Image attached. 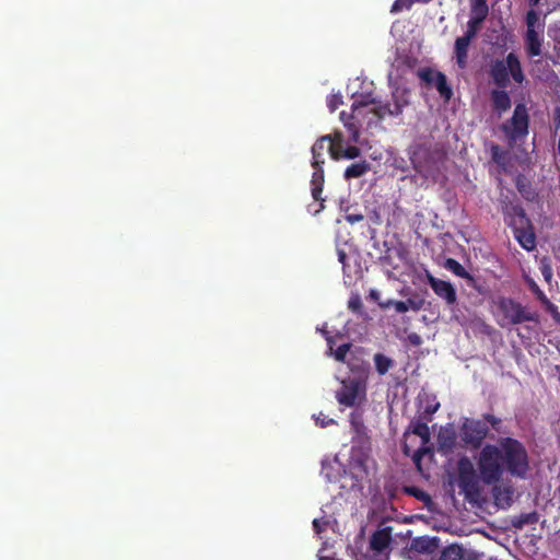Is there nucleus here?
<instances>
[{"label":"nucleus","mask_w":560,"mask_h":560,"mask_svg":"<svg viewBox=\"0 0 560 560\" xmlns=\"http://www.w3.org/2000/svg\"><path fill=\"white\" fill-rule=\"evenodd\" d=\"M417 2H422V3H428L430 2L431 0H416Z\"/></svg>","instance_id":"6e6d98bb"},{"label":"nucleus","mask_w":560,"mask_h":560,"mask_svg":"<svg viewBox=\"0 0 560 560\" xmlns=\"http://www.w3.org/2000/svg\"><path fill=\"white\" fill-rule=\"evenodd\" d=\"M428 283L433 290V292L442 300L445 301L447 305H454L457 301V294L454 285L445 280L435 278L432 275H428Z\"/></svg>","instance_id":"9b49d317"},{"label":"nucleus","mask_w":560,"mask_h":560,"mask_svg":"<svg viewBox=\"0 0 560 560\" xmlns=\"http://www.w3.org/2000/svg\"><path fill=\"white\" fill-rule=\"evenodd\" d=\"M429 452V448L427 447V445H422L420 448H418L415 454H413V462L419 465L423 455Z\"/></svg>","instance_id":"79ce46f5"},{"label":"nucleus","mask_w":560,"mask_h":560,"mask_svg":"<svg viewBox=\"0 0 560 560\" xmlns=\"http://www.w3.org/2000/svg\"><path fill=\"white\" fill-rule=\"evenodd\" d=\"M347 364L351 373L348 377L354 378L355 381L359 382H363L368 385V380L371 371L370 363L352 354L350 359L347 361Z\"/></svg>","instance_id":"ddd939ff"},{"label":"nucleus","mask_w":560,"mask_h":560,"mask_svg":"<svg viewBox=\"0 0 560 560\" xmlns=\"http://www.w3.org/2000/svg\"><path fill=\"white\" fill-rule=\"evenodd\" d=\"M477 32L466 28L465 34L455 39L454 43V57L456 63L460 69L466 68L468 61V48L472 39L477 36Z\"/></svg>","instance_id":"f8f14e48"},{"label":"nucleus","mask_w":560,"mask_h":560,"mask_svg":"<svg viewBox=\"0 0 560 560\" xmlns=\"http://www.w3.org/2000/svg\"><path fill=\"white\" fill-rule=\"evenodd\" d=\"M313 527H314V530L316 533H320L322 528H320V525H319V521L318 520H314L313 521Z\"/></svg>","instance_id":"8fccbe9b"},{"label":"nucleus","mask_w":560,"mask_h":560,"mask_svg":"<svg viewBox=\"0 0 560 560\" xmlns=\"http://www.w3.org/2000/svg\"><path fill=\"white\" fill-rule=\"evenodd\" d=\"M525 49L529 57H538L541 55L542 38L538 30H526Z\"/></svg>","instance_id":"6ab92c4d"},{"label":"nucleus","mask_w":560,"mask_h":560,"mask_svg":"<svg viewBox=\"0 0 560 560\" xmlns=\"http://www.w3.org/2000/svg\"><path fill=\"white\" fill-rule=\"evenodd\" d=\"M429 420L419 413L410 421L408 431L421 439L422 445H427L431 440V432L429 429Z\"/></svg>","instance_id":"a211bd4d"},{"label":"nucleus","mask_w":560,"mask_h":560,"mask_svg":"<svg viewBox=\"0 0 560 560\" xmlns=\"http://www.w3.org/2000/svg\"><path fill=\"white\" fill-rule=\"evenodd\" d=\"M557 154H558V162L560 163V136H559V140H558V145H557Z\"/></svg>","instance_id":"5fc2aeb1"},{"label":"nucleus","mask_w":560,"mask_h":560,"mask_svg":"<svg viewBox=\"0 0 560 560\" xmlns=\"http://www.w3.org/2000/svg\"><path fill=\"white\" fill-rule=\"evenodd\" d=\"M445 267L455 276L466 279L469 283L475 282V278L456 259H446Z\"/></svg>","instance_id":"393cba45"},{"label":"nucleus","mask_w":560,"mask_h":560,"mask_svg":"<svg viewBox=\"0 0 560 560\" xmlns=\"http://www.w3.org/2000/svg\"><path fill=\"white\" fill-rule=\"evenodd\" d=\"M439 560H463V550L456 545L448 546L441 552Z\"/></svg>","instance_id":"cd10ccee"},{"label":"nucleus","mask_w":560,"mask_h":560,"mask_svg":"<svg viewBox=\"0 0 560 560\" xmlns=\"http://www.w3.org/2000/svg\"><path fill=\"white\" fill-rule=\"evenodd\" d=\"M325 176H324V168L318 167L314 171L311 185H312V197L316 201L324 202V198L322 197L323 194V187H324ZM323 203H320V208H323Z\"/></svg>","instance_id":"4be33fe9"},{"label":"nucleus","mask_w":560,"mask_h":560,"mask_svg":"<svg viewBox=\"0 0 560 560\" xmlns=\"http://www.w3.org/2000/svg\"><path fill=\"white\" fill-rule=\"evenodd\" d=\"M504 220L508 225L511 226H520L523 224H527V221H530L523 209V207L518 203H510L504 207L503 210Z\"/></svg>","instance_id":"2eb2a0df"},{"label":"nucleus","mask_w":560,"mask_h":560,"mask_svg":"<svg viewBox=\"0 0 560 560\" xmlns=\"http://www.w3.org/2000/svg\"><path fill=\"white\" fill-rule=\"evenodd\" d=\"M514 237L518 244L526 250H533L536 247V235L534 233L530 221L520 226H511Z\"/></svg>","instance_id":"4468645a"},{"label":"nucleus","mask_w":560,"mask_h":560,"mask_svg":"<svg viewBox=\"0 0 560 560\" xmlns=\"http://www.w3.org/2000/svg\"><path fill=\"white\" fill-rule=\"evenodd\" d=\"M331 139L334 140V143H336V149L339 151L342 148L341 144L343 140L341 132H335L331 135Z\"/></svg>","instance_id":"a18cd8bd"},{"label":"nucleus","mask_w":560,"mask_h":560,"mask_svg":"<svg viewBox=\"0 0 560 560\" xmlns=\"http://www.w3.org/2000/svg\"><path fill=\"white\" fill-rule=\"evenodd\" d=\"M526 30H537L539 26V14L535 10H529L525 16Z\"/></svg>","instance_id":"2f4dec72"},{"label":"nucleus","mask_w":560,"mask_h":560,"mask_svg":"<svg viewBox=\"0 0 560 560\" xmlns=\"http://www.w3.org/2000/svg\"><path fill=\"white\" fill-rule=\"evenodd\" d=\"M497 307L501 315L499 326L518 325L525 322H538L535 312H528L520 302L511 298L501 296L497 301Z\"/></svg>","instance_id":"20e7f679"},{"label":"nucleus","mask_w":560,"mask_h":560,"mask_svg":"<svg viewBox=\"0 0 560 560\" xmlns=\"http://www.w3.org/2000/svg\"><path fill=\"white\" fill-rule=\"evenodd\" d=\"M438 72L439 71H434L431 68H424L419 70L418 77L428 85H434V80Z\"/></svg>","instance_id":"7c9ffc66"},{"label":"nucleus","mask_w":560,"mask_h":560,"mask_svg":"<svg viewBox=\"0 0 560 560\" xmlns=\"http://www.w3.org/2000/svg\"><path fill=\"white\" fill-rule=\"evenodd\" d=\"M483 420H485L483 421L485 423H487V424L489 423L492 427V429H494L495 431H499L500 424L502 422L500 418H498L491 413H486V415H483Z\"/></svg>","instance_id":"ea45409f"},{"label":"nucleus","mask_w":560,"mask_h":560,"mask_svg":"<svg viewBox=\"0 0 560 560\" xmlns=\"http://www.w3.org/2000/svg\"><path fill=\"white\" fill-rule=\"evenodd\" d=\"M434 86L438 90L441 97H443L446 102L450 101L453 96V90L447 83L446 75L439 71L435 75Z\"/></svg>","instance_id":"b1692460"},{"label":"nucleus","mask_w":560,"mask_h":560,"mask_svg":"<svg viewBox=\"0 0 560 560\" xmlns=\"http://www.w3.org/2000/svg\"><path fill=\"white\" fill-rule=\"evenodd\" d=\"M528 120L527 108L525 104L520 103L515 106L511 119L502 128L506 135L516 139L528 133Z\"/></svg>","instance_id":"0eeeda50"},{"label":"nucleus","mask_w":560,"mask_h":560,"mask_svg":"<svg viewBox=\"0 0 560 560\" xmlns=\"http://www.w3.org/2000/svg\"><path fill=\"white\" fill-rule=\"evenodd\" d=\"M381 308H388L394 306L397 313H406L409 310L415 312L420 311L424 305L423 299H407L406 301L388 300L387 302H378Z\"/></svg>","instance_id":"f3484780"},{"label":"nucleus","mask_w":560,"mask_h":560,"mask_svg":"<svg viewBox=\"0 0 560 560\" xmlns=\"http://www.w3.org/2000/svg\"><path fill=\"white\" fill-rule=\"evenodd\" d=\"M327 342L331 343L332 342L331 338H327Z\"/></svg>","instance_id":"4d7b16f0"},{"label":"nucleus","mask_w":560,"mask_h":560,"mask_svg":"<svg viewBox=\"0 0 560 560\" xmlns=\"http://www.w3.org/2000/svg\"><path fill=\"white\" fill-rule=\"evenodd\" d=\"M371 170V164L366 160L359 161L349 165L343 173L345 179L359 178Z\"/></svg>","instance_id":"5701e85b"},{"label":"nucleus","mask_w":560,"mask_h":560,"mask_svg":"<svg viewBox=\"0 0 560 560\" xmlns=\"http://www.w3.org/2000/svg\"><path fill=\"white\" fill-rule=\"evenodd\" d=\"M366 388L365 383L345 377L335 393V398L341 407L355 408L366 400Z\"/></svg>","instance_id":"39448f33"},{"label":"nucleus","mask_w":560,"mask_h":560,"mask_svg":"<svg viewBox=\"0 0 560 560\" xmlns=\"http://www.w3.org/2000/svg\"><path fill=\"white\" fill-rule=\"evenodd\" d=\"M415 171L424 179L433 178L438 171L436 163L428 150L419 149L410 156Z\"/></svg>","instance_id":"1a4fd4ad"},{"label":"nucleus","mask_w":560,"mask_h":560,"mask_svg":"<svg viewBox=\"0 0 560 560\" xmlns=\"http://www.w3.org/2000/svg\"><path fill=\"white\" fill-rule=\"evenodd\" d=\"M313 154V162L312 166L314 170H317L318 167H323V164L325 163L324 155H317V152L312 153Z\"/></svg>","instance_id":"c03bdc74"},{"label":"nucleus","mask_w":560,"mask_h":560,"mask_svg":"<svg viewBox=\"0 0 560 560\" xmlns=\"http://www.w3.org/2000/svg\"><path fill=\"white\" fill-rule=\"evenodd\" d=\"M326 143L328 144V152L332 160H340V154L336 149V143L331 139V135H326L318 138L312 147V153L317 152V155H324V150L326 148Z\"/></svg>","instance_id":"aec40b11"},{"label":"nucleus","mask_w":560,"mask_h":560,"mask_svg":"<svg viewBox=\"0 0 560 560\" xmlns=\"http://www.w3.org/2000/svg\"><path fill=\"white\" fill-rule=\"evenodd\" d=\"M348 308L352 311L353 313H360L362 310V301L360 295L354 294L351 295L348 301Z\"/></svg>","instance_id":"e433bc0d"},{"label":"nucleus","mask_w":560,"mask_h":560,"mask_svg":"<svg viewBox=\"0 0 560 560\" xmlns=\"http://www.w3.org/2000/svg\"><path fill=\"white\" fill-rule=\"evenodd\" d=\"M370 298L377 301L378 298H380V293L376 291V290H371L370 291Z\"/></svg>","instance_id":"3c124183"},{"label":"nucleus","mask_w":560,"mask_h":560,"mask_svg":"<svg viewBox=\"0 0 560 560\" xmlns=\"http://www.w3.org/2000/svg\"><path fill=\"white\" fill-rule=\"evenodd\" d=\"M538 521V515L536 512L526 513L520 515L517 521L513 522V525L517 528H522L524 525L535 524Z\"/></svg>","instance_id":"c85d7f7f"},{"label":"nucleus","mask_w":560,"mask_h":560,"mask_svg":"<svg viewBox=\"0 0 560 560\" xmlns=\"http://www.w3.org/2000/svg\"><path fill=\"white\" fill-rule=\"evenodd\" d=\"M390 540H392L390 528L385 527L382 529H377L375 533H373L371 540H370V545L373 550L382 552L383 550H385L388 547Z\"/></svg>","instance_id":"412c9836"},{"label":"nucleus","mask_w":560,"mask_h":560,"mask_svg":"<svg viewBox=\"0 0 560 560\" xmlns=\"http://www.w3.org/2000/svg\"><path fill=\"white\" fill-rule=\"evenodd\" d=\"M370 104L375 105L372 113L380 119H384L386 116H399L402 113L404 107L408 104V100L406 98L405 90L396 89L392 93V101H376L371 94H366L362 95L361 100L353 102L352 109L354 110Z\"/></svg>","instance_id":"7ed1b4c3"},{"label":"nucleus","mask_w":560,"mask_h":560,"mask_svg":"<svg viewBox=\"0 0 560 560\" xmlns=\"http://www.w3.org/2000/svg\"><path fill=\"white\" fill-rule=\"evenodd\" d=\"M409 338H410L412 343H415V345H419L420 343V337L418 335H412Z\"/></svg>","instance_id":"603ef678"},{"label":"nucleus","mask_w":560,"mask_h":560,"mask_svg":"<svg viewBox=\"0 0 560 560\" xmlns=\"http://www.w3.org/2000/svg\"><path fill=\"white\" fill-rule=\"evenodd\" d=\"M481 481L493 486L494 503L508 509L513 503L514 489L510 485H498L506 472L516 479H526L530 470L529 456L525 445L517 439L500 438L495 444H485L477 458Z\"/></svg>","instance_id":"f257e3e1"},{"label":"nucleus","mask_w":560,"mask_h":560,"mask_svg":"<svg viewBox=\"0 0 560 560\" xmlns=\"http://www.w3.org/2000/svg\"><path fill=\"white\" fill-rule=\"evenodd\" d=\"M458 486L466 497L478 493V481L474 465L467 457H462L458 460Z\"/></svg>","instance_id":"6e6552de"},{"label":"nucleus","mask_w":560,"mask_h":560,"mask_svg":"<svg viewBox=\"0 0 560 560\" xmlns=\"http://www.w3.org/2000/svg\"><path fill=\"white\" fill-rule=\"evenodd\" d=\"M351 343L340 345L334 352V358L338 362H346L347 354L349 353Z\"/></svg>","instance_id":"f704fd0d"},{"label":"nucleus","mask_w":560,"mask_h":560,"mask_svg":"<svg viewBox=\"0 0 560 560\" xmlns=\"http://www.w3.org/2000/svg\"><path fill=\"white\" fill-rule=\"evenodd\" d=\"M350 425L358 438L366 436V427L364 425L362 416L360 413H350Z\"/></svg>","instance_id":"a878e982"},{"label":"nucleus","mask_w":560,"mask_h":560,"mask_svg":"<svg viewBox=\"0 0 560 560\" xmlns=\"http://www.w3.org/2000/svg\"><path fill=\"white\" fill-rule=\"evenodd\" d=\"M529 7H537L539 5L541 0H526Z\"/></svg>","instance_id":"864d4df0"},{"label":"nucleus","mask_w":560,"mask_h":560,"mask_svg":"<svg viewBox=\"0 0 560 560\" xmlns=\"http://www.w3.org/2000/svg\"><path fill=\"white\" fill-rule=\"evenodd\" d=\"M439 408L440 402L435 401V398H433L431 401L427 402L423 410L420 411L419 415L432 421V416L439 410Z\"/></svg>","instance_id":"c756f323"},{"label":"nucleus","mask_w":560,"mask_h":560,"mask_svg":"<svg viewBox=\"0 0 560 560\" xmlns=\"http://www.w3.org/2000/svg\"><path fill=\"white\" fill-rule=\"evenodd\" d=\"M488 433L489 428L481 420H467L462 427V440L474 450L481 447Z\"/></svg>","instance_id":"423d86ee"},{"label":"nucleus","mask_w":560,"mask_h":560,"mask_svg":"<svg viewBox=\"0 0 560 560\" xmlns=\"http://www.w3.org/2000/svg\"><path fill=\"white\" fill-rule=\"evenodd\" d=\"M488 73L492 83L501 89L510 85L511 78L518 84L525 80L521 61L515 52H509L504 59L491 60Z\"/></svg>","instance_id":"f03ea898"},{"label":"nucleus","mask_w":560,"mask_h":560,"mask_svg":"<svg viewBox=\"0 0 560 560\" xmlns=\"http://www.w3.org/2000/svg\"><path fill=\"white\" fill-rule=\"evenodd\" d=\"M337 254L338 260L340 264H342L343 271H346L348 256L343 249H338Z\"/></svg>","instance_id":"49530a36"},{"label":"nucleus","mask_w":560,"mask_h":560,"mask_svg":"<svg viewBox=\"0 0 560 560\" xmlns=\"http://www.w3.org/2000/svg\"><path fill=\"white\" fill-rule=\"evenodd\" d=\"M489 15L487 0H469V20L467 28L479 33Z\"/></svg>","instance_id":"9d476101"},{"label":"nucleus","mask_w":560,"mask_h":560,"mask_svg":"<svg viewBox=\"0 0 560 560\" xmlns=\"http://www.w3.org/2000/svg\"><path fill=\"white\" fill-rule=\"evenodd\" d=\"M316 424L320 428H326L330 424L336 423V421L331 418H329L327 415H324L323 412H319V415L315 418Z\"/></svg>","instance_id":"a19ab883"},{"label":"nucleus","mask_w":560,"mask_h":560,"mask_svg":"<svg viewBox=\"0 0 560 560\" xmlns=\"http://www.w3.org/2000/svg\"><path fill=\"white\" fill-rule=\"evenodd\" d=\"M492 109L501 116L512 106V101L505 89L497 88L490 92Z\"/></svg>","instance_id":"dca6fc26"},{"label":"nucleus","mask_w":560,"mask_h":560,"mask_svg":"<svg viewBox=\"0 0 560 560\" xmlns=\"http://www.w3.org/2000/svg\"><path fill=\"white\" fill-rule=\"evenodd\" d=\"M340 159L353 160L361 155V150L355 145H349L346 149L339 150Z\"/></svg>","instance_id":"473e14b6"},{"label":"nucleus","mask_w":560,"mask_h":560,"mask_svg":"<svg viewBox=\"0 0 560 560\" xmlns=\"http://www.w3.org/2000/svg\"><path fill=\"white\" fill-rule=\"evenodd\" d=\"M502 151L501 148L498 144H492L491 147V156L492 160L497 163H500L501 161Z\"/></svg>","instance_id":"37998d69"},{"label":"nucleus","mask_w":560,"mask_h":560,"mask_svg":"<svg viewBox=\"0 0 560 560\" xmlns=\"http://www.w3.org/2000/svg\"><path fill=\"white\" fill-rule=\"evenodd\" d=\"M558 163H559V162L557 161V168H560V165H558Z\"/></svg>","instance_id":"13d9d810"},{"label":"nucleus","mask_w":560,"mask_h":560,"mask_svg":"<svg viewBox=\"0 0 560 560\" xmlns=\"http://www.w3.org/2000/svg\"><path fill=\"white\" fill-rule=\"evenodd\" d=\"M415 1L416 0H396L390 8V12L398 13L404 9H410Z\"/></svg>","instance_id":"c9c22d12"},{"label":"nucleus","mask_w":560,"mask_h":560,"mask_svg":"<svg viewBox=\"0 0 560 560\" xmlns=\"http://www.w3.org/2000/svg\"><path fill=\"white\" fill-rule=\"evenodd\" d=\"M541 272H542L545 279L547 281H549L552 276L550 268L546 266V267L541 268Z\"/></svg>","instance_id":"09e8293b"},{"label":"nucleus","mask_w":560,"mask_h":560,"mask_svg":"<svg viewBox=\"0 0 560 560\" xmlns=\"http://www.w3.org/2000/svg\"><path fill=\"white\" fill-rule=\"evenodd\" d=\"M342 104V96L339 94L331 95L327 101V106L330 112H335Z\"/></svg>","instance_id":"58836bf2"},{"label":"nucleus","mask_w":560,"mask_h":560,"mask_svg":"<svg viewBox=\"0 0 560 560\" xmlns=\"http://www.w3.org/2000/svg\"><path fill=\"white\" fill-rule=\"evenodd\" d=\"M351 118L352 115L347 116L345 112L340 113V119L343 121L345 127L352 132V139L357 141L359 138V130L354 124L349 121Z\"/></svg>","instance_id":"72a5a7b5"},{"label":"nucleus","mask_w":560,"mask_h":560,"mask_svg":"<svg viewBox=\"0 0 560 560\" xmlns=\"http://www.w3.org/2000/svg\"><path fill=\"white\" fill-rule=\"evenodd\" d=\"M405 493L412 495L413 498L419 499V500H424V499L429 498L424 491H422L421 489H419L417 487H406Z\"/></svg>","instance_id":"4c0bfd02"},{"label":"nucleus","mask_w":560,"mask_h":560,"mask_svg":"<svg viewBox=\"0 0 560 560\" xmlns=\"http://www.w3.org/2000/svg\"><path fill=\"white\" fill-rule=\"evenodd\" d=\"M374 363L380 375L386 374L394 364L393 360L383 353H376L374 355Z\"/></svg>","instance_id":"bb28decb"},{"label":"nucleus","mask_w":560,"mask_h":560,"mask_svg":"<svg viewBox=\"0 0 560 560\" xmlns=\"http://www.w3.org/2000/svg\"><path fill=\"white\" fill-rule=\"evenodd\" d=\"M346 219L349 223L353 224L362 221L364 217L362 214H348Z\"/></svg>","instance_id":"de8ad7c7"}]
</instances>
